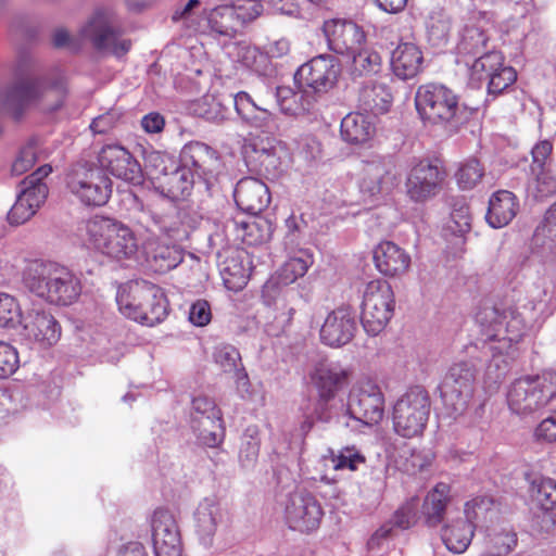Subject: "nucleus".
Returning a JSON list of instances; mask_svg holds the SVG:
<instances>
[{"label":"nucleus","instance_id":"28","mask_svg":"<svg viewBox=\"0 0 556 556\" xmlns=\"http://www.w3.org/2000/svg\"><path fill=\"white\" fill-rule=\"evenodd\" d=\"M350 371L337 362L318 361L309 372L313 386L321 401L328 402L334 397L349 380Z\"/></svg>","mask_w":556,"mask_h":556},{"label":"nucleus","instance_id":"23","mask_svg":"<svg viewBox=\"0 0 556 556\" xmlns=\"http://www.w3.org/2000/svg\"><path fill=\"white\" fill-rule=\"evenodd\" d=\"M98 164L102 172L139 185L142 181V169L131 153L121 144H106L98 153Z\"/></svg>","mask_w":556,"mask_h":556},{"label":"nucleus","instance_id":"4","mask_svg":"<svg viewBox=\"0 0 556 556\" xmlns=\"http://www.w3.org/2000/svg\"><path fill=\"white\" fill-rule=\"evenodd\" d=\"M28 289L52 304L70 305L81 293L80 280L55 262H34L25 273Z\"/></svg>","mask_w":556,"mask_h":556},{"label":"nucleus","instance_id":"35","mask_svg":"<svg viewBox=\"0 0 556 556\" xmlns=\"http://www.w3.org/2000/svg\"><path fill=\"white\" fill-rule=\"evenodd\" d=\"M422 52L413 42H402L391 53V68L403 80L417 76L422 70Z\"/></svg>","mask_w":556,"mask_h":556},{"label":"nucleus","instance_id":"25","mask_svg":"<svg viewBox=\"0 0 556 556\" xmlns=\"http://www.w3.org/2000/svg\"><path fill=\"white\" fill-rule=\"evenodd\" d=\"M324 33L329 49L345 58L366 42L363 28L353 21L341 18L326 21Z\"/></svg>","mask_w":556,"mask_h":556},{"label":"nucleus","instance_id":"20","mask_svg":"<svg viewBox=\"0 0 556 556\" xmlns=\"http://www.w3.org/2000/svg\"><path fill=\"white\" fill-rule=\"evenodd\" d=\"M339 64L334 56L320 54L302 64L294 74L295 83H302L319 98L337 83Z\"/></svg>","mask_w":556,"mask_h":556},{"label":"nucleus","instance_id":"34","mask_svg":"<svg viewBox=\"0 0 556 556\" xmlns=\"http://www.w3.org/2000/svg\"><path fill=\"white\" fill-rule=\"evenodd\" d=\"M452 502L451 486L437 483L425 496L421 505V517L428 528H438L444 520L445 513Z\"/></svg>","mask_w":556,"mask_h":556},{"label":"nucleus","instance_id":"42","mask_svg":"<svg viewBox=\"0 0 556 556\" xmlns=\"http://www.w3.org/2000/svg\"><path fill=\"white\" fill-rule=\"evenodd\" d=\"M489 36L486 30L476 24H468L463 29L457 45L458 60H467L485 51Z\"/></svg>","mask_w":556,"mask_h":556},{"label":"nucleus","instance_id":"24","mask_svg":"<svg viewBox=\"0 0 556 556\" xmlns=\"http://www.w3.org/2000/svg\"><path fill=\"white\" fill-rule=\"evenodd\" d=\"M155 556H181L180 531L174 514L167 508H156L151 517Z\"/></svg>","mask_w":556,"mask_h":556},{"label":"nucleus","instance_id":"48","mask_svg":"<svg viewBox=\"0 0 556 556\" xmlns=\"http://www.w3.org/2000/svg\"><path fill=\"white\" fill-rule=\"evenodd\" d=\"M530 496L544 510L556 505V481L551 478L534 477L530 481Z\"/></svg>","mask_w":556,"mask_h":556},{"label":"nucleus","instance_id":"12","mask_svg":"<svg viewBox=\"0 0 556 556\" xmlns=\"http://www.w3.org/2000/svg\"><path fill=\"white\" fill-rule=\"evenodd\" d=\"M416 109L422 119L432 124H445L457 114L458 98L447 87L427 84L418 88L415 97Z\"/></svg>","mask_w":556,"mask_h":556},{"label":"nucleus","instance_id":"58","mask_svg":"<svg viewBox=\"0 0 556 556\" xmlns=\"http://www.w3.org/2000/svg\"><path fill=\"white\" fill-rule=\"evenodd\" d=\"M517 78V73L511 66L504 65V61L492 72L491 78L488 80L489 94L497 96L507 89Z\"/></svg>","mask_w":556,"mask_h":556},{"label":"nucleus","instance_id":"13","mask_svg":"<svg viewBox=\"0 0 556 556\" xmlns=\"http://www.w3.org/2000/svg\"><path fill=\"white\" fill-rule=\"evenodd\" d=\"M67 187L81 203L89 206L104 205L112 193V181L98 167H78L68 178Z\"/></svg>","mask_w":556,"mask_h":556},{"label":"nucleus","instance_id":"59","mask_svg":"<svg viewBox=\"0 0 556 556\" xmlns=\"http://www.w3.org/2000/svg\"><path fill=\"white\" fill-rule=\"evenodd\" d=\"M40 149L38 140H30L25 144L12 165V172L15 175H22L30 169L35 162L40 159Z\"/></svg>","mask_w":556,"mask_h":556},{"label":"nucleus","instance_id":"33","mask_svg":"<svg viewBox=\"0 0 556 556\" xmlns=\"http://www.w3.org/2000/svg\"><path fill=\"white\" fill-rule=\"evenodd\" d=\"M236 240L247 245L262 244L270 239L271 225L268 220L255 217H236L227 224Z\"/></svg>","mask_w":556,"mask_h":556},{"label":"nucleus","instance_id":"17","mask_svg":"<svg viewBox=\"0 0 556 556\" xmlns=\"http://www.w3.org/2000/svg\"><path fill=\"white\" fill-rule=\"evenodd\" d=\"M324 511L318 500L304 489L290 493L285 504V518L289 527L309 532L319 527Z\"/></svg>","mask_w":556,"mask_h":556},{"label":"nucleus","instance_id":"29","mask_svg":"<svg viewBox=\"0 0 556 556\" xmlns=\"http://www.w3.org/2000/svg\"><path fill=\"white\" fill-rule=\"evenodd\" d=\"M275 96L280 111L291 116L314 113L318 101L314 91L304 84L295 81L293 87H277Z\"/></svg>","mask_w":556,"mask_h":556},{"label":"nucleus","instance_id":"51","mask_svg":"<svg viewBox=\"0 0 556 556\" xmlns=\"http://www.w3.org/2000/svg\"><path fill=\"white\" fill-rule=\"evenodd\" d=\"M260 443L258 430L254 427H249L242 435L239 451V462L243 469L250 470L256 465Z\"/></svg>","mask_w":556,"mask_h":556},{"label":"nucleus","instance_id":"41","mask_svg":"<svg viewBox=\"0 0 556 556\" xmlns=\"http://www.w3.org/2000/svg\"><path fill=\"white\" fill-rule=\"evenodd\" d=\"M346 65L353 77L377 74L382 65L380 54L365 42L346 58Z\"/></svg>","mask_w":556,"mask_h":556},{"label":"nucleus","instance_id":"44","mask_svg":"<svg viewBox=\"0 0 556 556\" xmlns=\"http://www.w3.org/2000/svg\"><path fill=\"white\" fill-rule=\"evenodd\" d=\"M504 61L503 55L497 51H484L480 56L476 58L470 64L469 60H457V63H464L468 66L469 77L471 83L480 84L488 81L492 72L496 71V67Z\"/></svg>","mask_w":556,"mask_h":556},{"label":"nucleus","instance_id":"57","mask_svg":"<svg viewBox=\"0 0 556 556\" xmlns=\"http://www.w3.org/2000/svg\"><path fill=\"white\" fill-rule=\"evenodd\" d=\"M419 498L413 496L404 502L393 514L392 523L401 529H408L418 520Z\"/></svg>","mask_w":556,"mask_h":556},{"label":"nucleus","instance_id":"32","mask_svg":"<svg viewBox=\"0 0 556 556\" xmlns=\"http://www.w3.org/2000/svg\"><path fill=\"white\" fill-rule=\"evenodd\" d=\"M180 161L185 168L200 177L213 174L219 163L217 152L200 141L186 143L180 152Z\"/></svg>","mask_w":556,"mask_h":556},{"label":"nucleus","instance_id":"53","mask_svg":"<svg viewBox=\"0 0 556 556\" xmlns=\"http://www.w3.org/2000/svg\"><path fill=\"white\" fill-rule=\"evenodd\" d=\"M469 207L464 200L456 201L453 204L450 220L446 223V229L452 235L463 236L470 229Z\"/></svg>","mask_w":556,"mask_h":556},{"label":"nucleus","instance_id":"1","mask_svg":"<svg viewBox=\"0 0 556 556\" xmlns=\"http://www.w3.org/2000/svg\"><path fill=\"white\" fill-rule=\"evenodd\" d=\"M480 327L482 350L490 355L485 375L491 381H498L506 374L517 346L526 333V323L515 308L500 311L483 307L477 314Z\"/></svg>","mask_w":556,"mask_h":556},{"label":"nucleus","instance_id":"36","mask_svg":"<svg viewBox=\"0 0 556 556\" xmlns=\"http://www.w3.org/2000/svg\"><path fill=\"white\" fill-rule=\"evenodd\" d=\"M518 208L519 203L513 192L498 190L489 200L486 222L492 228L505 227L515 218Z\"/></svg>","mask_w":556,"mask_h":556},{"label":"nucleus","instance_id":"47","mask_svg":"<svg viewBox=\"0 0 556 556\" xmlns=\"http://www.w3.org/2000/svg\"><path fill=\"white\" fill-rule=\"evenodd\" d=\"M534 241L543 250L556 255V202L543 215L534 231Z\"/></svg>","mask_w":556,"mask_h":556},{"label":"nucleus","instance_id":"60","mask_svg":"<svg viewBox=\"0 0 556 556\" xmlns=\"http://www.w3.org/2000/svg\"><path fill=\"white\" fill-rule=\"evenodd\" d=\"M20 365V358L16 349L0 340V379H5L13 375Z\"/></svg>","mask_w":556,"mask_h":556},{"label":"nucleus","instance_id":"30","mask_svg":"<svg viewBox=\"0 0 556 556\" xmlns=\"http://www.w3.org/2000/svg\"><path fill=\"white\" fill-rule=\"evenodd\" d=\"M233 197L238 207L251 215H257L270 202L268 187L262 180L253 177L240 179L235 188Z\"/></svg>","mask_w":556,"mask_h":556},{"label":"nucleus","instance_id":"14","mask_svg":"<svg viewBox=\"0 0 556 556\" xmlns=\"http://www.w3.org/2000/svg\"><path fill=\"white\" fill-rule=\"evenodd\" d=\"M51 172L52 167L47 164L23 180L17 199L8 214L10 224H24L35 215L48 195V187L43 178Z\"/></svg>","mask_w":556,"mask_h":556},{"label":"nucleus","instance_id":"5","mask_svg":"<svg viewBox=\"0 0 556 556\" xmlns=\"http://www.w3.org/2000/svg\"><path fill=\"white\" fill-rule=\"evenodd\" d=\"M118 311L126 318L152 327L168 314V302L161 288L148 281H131L116 293Z\"/></svg>","mask_w":556,"mask_h":556},{"label":"nucleus","instance_id":"63","mask_svg":"<svg viewBox=\"0 0 556 556\" xmlns=\"http://www.w3.org/2000/svg\"><path fill=\"white\" fill-rule=\"evenodd\" d=\"M192 412L191 424H193L194 419L199 420L203 417H222L220 412L216 408L214 401L205 395H198L192 399Z\"/></svg>","mask_w":556,"mask_h":556},{"label":"nucleus","instance_id":"54","mask_svg":"<svg viewBox=\"0 0 556 556\" xmlns=\"http://www.w3.org/2000/svg\"><path fill=\"white\" fill-rule=\"evenodd\" d=\"M22 311L16 299L5 292H0V327L14 328L22 319Z\"/></svg>","mask_w":556,"mask_h":556},{"label":"nucleus","instance_id":"49","mask_svg":"<svg viewBox=\"0 0 556 556\" xmlns=\"http://www.w3.org/2000/svg\"><path fill=\"white\" fill-rule=\"evenodd\" d=\"M327 466L334 470H357L359 465L365 463V456L354 446H346L337 453L330 451L328 456L324 457Z\"/></svg>","mask_w":556,"mask_h":556},{"label":"nucleus","instance_id":"8","mask_svg":"<svg viewBox=\"0 0 556 556\" xmlns=\"http://www.w3.org/2000/svg\"><path fill=\"white\" fill-rule=\"evenodd\" d=\"M431 412L428 392L415 387L402 394L392 408L393 430L402 438L413 439L422 435Z\"/></svg>","mask_w":556,"mask_h":556},{"label":"nucleus","instance_id":"15","mask_svg":"<svg viewBox=\"0 0 556 556\" xmlns=\"http://www.w3.org/2000/svg\"><path fill=\"white\" fill-rule=\"evenodd\" d=\"M476 364L466 361L454 363L446 372L441 387V396L454 413L460 414L473 393Z\"/></svg>","mask_w":556,"mask_h":556},{"label":"nucleus","instance_id":"10","mask_svg":"<svg viewBox=\"0 0 556 556\" xmlns=\"http://www.w3.org/2000/svg\"><path fill=\"white\" fill-rule=\"evenodd\" d=\"M59 99L52 109L62 105L63 87L52 86L46 87L40 79L31 77H22L8 86L0 94V111H4L15 118H18L23 111L37 101L40 97Z\"/></svg>","mask_w":556,"mask_h":556},{"label":"nucleus","instance_id":"50","mask_svg":"<svg viewBox=\"0 0 556 556\" xmlns=\"http://www.w3.org/2000/svg\"><path fill=\"white\" fill-rule=\"evenodd\" d=\"M484 174V167L477 159H468L459 164L455 179L462 190H472L481 182Z\"/></svg>","mask_w":556,"mask_h":556},{"label":"nucleus","instance_id":"40","mask_svg":"<svg viewBox=\"0 0 556 556\" xmlns=\"http://www.w3.org/2000/svg\"><path fill=\"white\" fill-rule=\"evenodd\" d=\"M375 132L372 118L358 112L349 113L341 121V136L350 143H364Z\"/></svg>","mask_w":556,"mask_h":556},{"label":"nucleus","instance_id":"43","mask_svg":"<svg viewBox=\"0 0 556 556\" xmlns=\"http://www.w3.org/2000/svg\"><path fill=\"white\" fill-rule=\"evenodd\" d=\"M313 264L312 254L304 249L296 251L290 255L277 273L279 285L288 286L293 283L298 278L303 277L308 267Z\"/></svg>","mask_w":556,"mask_h":556},{"label":"nucleus","instance_id":"26","mask_svg":"<svg viewBox=\"0 0 556 556\" xmlns=\"http://www.w3.org/2000/svg\"><path fill=\"white\" fill-rule=\"evenodd\" d=\"M357 331V321L352 308L340 306L328 313L320 328V340L330 348H340L351 342Z\"/></svg>","mask_w":556,"mask_h":556},{"label":"nucleus","instance_id":"39","mask_svg":"<svg viewBox=\"0 0 556 556\" xmlns=\"http://www.w3.org/2000/svg\"><path fill=\"white\" fill-rule=\"evenodd\" d=\"M473 523L466 519H457L445 523L441 529V538L446 548L455 554L464 553L473 536Z\"/></svg>","mask_w":556,"mask_h":556},{"label":"nucleus","instance_id":"3","mask_svg":"<svg viewBox=\"0 0 556 556\" xmlns=\"http://www.w3.org/2000/svg\"><path fill=\"white\" fill-rule=\"evenodd\" d=\"M79 230L89 248L115 260L131 258L140 250L137 228L114 218L94 215Z\"/></svg>","mask_w":556,"mask_h":556},{"label":"nucleus","instance_id":"18","mask_svg":"<svg viewBox=\"0 0 556 556\" xmlns=\"http://www.w3.org/2000/svg\"><path fill=\"white\" fill-rule=\"evenodd\" d=\"M399 182L396 166L390 157L374 155L362 161L359 189L369 198L391 191Z\"/></svg>","mask_w":556,"mask_h":556},{"label":"nucleus","instance_id":"62","mask_svg":"<svg viewBox=\"0 0 556 556\" xmlns=\"http://www.w3.org/2000/svg\"><path fill=\"white\" fill-rule=\"evenodd\" d=\"M260 51V49L247 42H238L230 47L228 53L235 62L249 70Z\"/></svg>","mask_w":556,"mask_h":556},{"label":"nucleus","instance_id":"6","mask_svg":"<svg viewBox=\"0 0 556 556\" xmlns=\"http://www.w3.org/2000/svg\"><path fill=\"white\" fill-rule=\"evenodd\" d=\"M232 103L242 124L250 127L269 130L275 126V114L258 105L245 91H239L232 98H223L215 94H205L192 106L195 115L206 121L220 123L228 118L227 103Z\"/></svg>","mask_w":556,"mask_h":556},{"label":"nucleus","instance_id":"9","mask_svg":"<svg viewBox=\"0 0 556 556\" xmlns=\"http://www.w3.org/2000/svg\"><path fill=\"white\" fill-rule=\"evenodd\" d=\"M384 416V395L380 388L366 383L350 394L346 410L338 417V424L351 431L378 425Z\"/></svg>","mask_w":556,"mask_h":556},{"label":"nucleus","instance_id":"38","mask_svg":"<svg viewBox=\"0 0 556 556\" xmlns=\"http://www.w3.org/2000/svg\"><path fill=\"white\" fill-rule=\"evenodd\" d=\"M157 188L161 189V192L165 197L177 201L190 194L193 187V173L184 166L180 168L174 166L163 177L157 176Z\"/></svg>","mask_w":556,"mask_h":556},{"label":"nucleus","instance_id":"56","mask_svg":"<svg viewBox=\"0 0 556 556\" xmlns=\"http://www.w3.org/2000/svg\"><path fill=\"white\" fill-rule=\"evenodd\" d=\"M255 152L261 167L268 175L275 174L280 166L283 148L280 143L267 142L266 146L256 147Z\"/></svg>","mask_w":556,"mask_h":556},{"label":"nucleus","instance_id":"55","mask_svg":"<svg viewBox=\"0 0 556 556\" xmlns=\"http://www.w3.org/2000/svg\"><path fill=\"white\" fill-rule=\"evenodd\" d=\"M213 359L224 372H232L242 365L239 351L233 345L226 343L215 346Z\"/></svg>","mask_w":556,"mask_h":556},{"label":"nucleus","instance_id":"11","mask_svg":"<svg viewBox=\"0 0 556 556\" xmlns=\"http://www.w3.org/2000/svg\"><path fill=\"white\" fill-rule=\"evenodd\" d=\"M394 309V295L387 281H369L363 292L362 324L368 334L377 336L390 321Z\"/></svg>","mask_w":556,"mask_h":556},{"label":"nucleus","instance_id":"52","mask_svg":"<svg viewBox=\"0 0 556 556\" xmlns=\"http://www.w3.org/2000/svg\"><path fill=\"white\" fill-rule=\"evenodd\" d=\"M224 281L228 288H242L250 277V267L243 264L240 255L225 261L222 268Z\"/></svg>","mask_w":556,"mask_h":556},{"label":"nucleus","instance_id":"16","mask_svg":"<svg viewBox=\"0 0 556 556\" xmlns=\"http://www.w3.org/2000/svg\"><path fill=\"white\" fill-rule=\"evenodd\" d=\"M258 5L247 7L236 0L230 5H220L210 10L204 18L205 25H200L201 30L208 31L214 36L231 38L238 28L244 23L258 16Z\"/></svg>","mask_w":556,"mask_h":556},{"label":"nucleus","instance_id":"64","mask_svg":"<svg viewBox=\"0 0 556 556\" xmlns=\"http://www.w3.org/2000/svg\"><path fill=\"white\" fill-rule=\"evenodd\" d=\"M535 197L546 198L556 192V176L545 168H541L535 179Z\"/></svg>","mask_w":556,"mask_h":556},{"label":"nucleus","instance_id":"37","mask_svg":"<svg viewBox=\"0 0 556 556\" xmlns=\"http://www.w3.org/2000/svg\"><path fill=\"white\" fill-rule=\"evenodd\" d=\"M393 101L389 86L377 80L366 81L358 93L359 105L375 115L389 111Z\"/></svg>","mask_w":556,"mask_h":556},{"label":"nucleus","instance_id":"22","mask_svg":"<svg viewBox=\"0 0 556 556\" xmlns=\"http://www.w3.org/2000/svg\"><path fill=\"white\" fill-rule=\"evenodd\" d=\"M444 172L434 161L420 160L407 175L406 193L415 202H424L434 197L444 180Z\"/></svg>","mask_w":556,"mask_h":556},{"label":"nucleus","instance_id":"45","mask_svg":"<svg viewBox=\"0 0 556 556\" xmlns=\"http://www.w3.org/2000/svg\"><path fill=\"white\" fill-rule=\"evenodd\" d=\"M428 40L432 46L441 47L446 43L451 31V20L441 8L429 11L426 17Z\"/></svg>","mask_w":556,"mask_h":556},{"label":"nucleus","instance_id":"2","mask_svg":"<svg viewBox=\"0 0 556 556\" xmlns=\"http://www.w3.org/2000/svg\"><path fill=\"white\" fill-rule=\"evenodd\" d=\"M188 235V229L177 216L142 210L137 217L140 250L155 271L166 273L182 262V253L176 242L184 241Z\"/></svg>","mask_w":556,"mask_h":556},{"label":"nucleus","instance_id":"61","mask_svg":"<svg viewBox=\"0 0 556 556\" xmlns=\"http://www.w3.org/2000/svg\"><path fill=\"white\" fill-rule=\"evenodd\" d=\"M144 161L147 167H150L155 172V179H157V176L163 177L168 172L169 167L172 168L175 166L174 159L169 154L161 151H151L146 153Z\"/></svg>","mask_w":556,"mask_h":556},{"label":"nucleus","instance_id":"27","mask_svg":"<svg viewBox=\"0 0 556 556\" xmlns=\"http://www.w3.org/2000/svg\"><path fill=\"white\" fill-rule=\"evenodd\" d=\"M23 336L43 346L55 344L61 337V328L54 317L40 308L33 307L22 316Z\"/></svg>","mask_w":556,"mask_h":556},{"label":"nucleus","instance_id":"7","mask_svg":"<svg viewBox=\"0 0 556 556\" xmlns=\"http://www.w3.org/2000/svg\"><path fill=\"white\" fill-rule=\"evenodd\" d=\"M555 395L556 372L545 371L515 380L508 389L507 403L514 414L527 416L547 405Z\"/></svg>","mask_w":556,"mask_h":556},{"label":"nucleus","instance_id":"21","mask_svg":"<svg viewBox=\"0 0 556 556\" xmlns=\"http://www.w3.org/2000/svg\"><path fill=\"white\" fill-rule=\"evenodd\" d=\"M81 36L92 42L94 48L111 52L117 58L123 56L130 49V41L124 39L115 30L109 14L96 12L81 28Z\"/></svg>","mask_w":556,"mask_h":556},{"label":"nucleus","instance_id":"31","mask_svg":"<svg viewBox=\"0 0 556 556\" xmlns=\"http://www.w3.org/2000/svg\"><path fill=\"white\" fill-rule=\"evenodd\" d=\"M376 268L387 277H400L410 267V255L392 241H382L374 250Z\"/></svg>","mask_w":556,"mask_h":556},{"label":"nucleus","instance_id":"19","mask_svg":"<svg viewBox=\"0 0 556 556\" xmlns=\"http://www.w3.org/2000/svg\"><path fill=\"white\" fill-rule=\"evenodd\" d=\"M192 517L198 541L207 548L213 546L218 528L227 523L228 510L216 495H210L199 501Z\"/></svg>","mask_w":556,"mask_h":556},{"label":"nucleus","instance_id":"46","mask_svg":"<svg viewBox=\"0 0 556 556\" xmlns=\"http://www.w3.org/2000/svg\"><path fill=\"white\" fill-rule=\"evenodd\" d=\"M191 427L194 433H197L199 442L207 447H216L224 440L222 417L215 418L211 416L203 417L199 420L194 419Z\"/></svg>","mask_w":556,"mask_h":556}]
</instances>
